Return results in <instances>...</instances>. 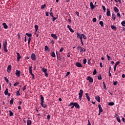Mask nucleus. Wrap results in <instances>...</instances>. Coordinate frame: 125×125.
I'll list each match as a JSON object with an SVG mask.
<instances>
[{"instance_id":"1","label":"nucleus","mask_w":125,"mask_h":125,"mask_svg":"<svg viewBox=\"0 0 125 125\" xmlns=\"http://www.w3.org/2000/svg\"><path fill=\"white\" fill-rule=\"evenodd\" d=\"M40 97L41 99V106H42L43 108H46V107H47L46 104H43V103H44V98H43V97H42V95H40Z\"/></svg>"},{"instance_id":"2","label":"nucleus","mask_w":125,"mask_h":125,"mask_svg":"<svg viewBox=\"0 0 125 125\" xmlns=\"http://www.w3.org/2000/svg\"><path fill=\"white\" fill-rule=\"evenodd\" d=\"M73 105L76 107L77 109H80V105L77 103H70L69 106H73Z\"/></svg>"},{"instance_id":"3","label":"nucleus","mask_w":125,"mask_h":125,"mask_svg":"<svg viewBox=\"0 0 125 125\" xmlns=\"http://www.w3.org/2000/svg\"><path fill=\"white\" fill-rule=\"evenodd\" d=\"M3 49L4 52H8V50H7V42L5 41L4 43L3 44Z\"/></svg>"},{"instance_id":"4","label":"nucleus","mask_w":125,"mask_h":125,"mask_svg":"<svg viewBox=\"0 0 125 125\" xmlns=\"http://www.w3.org/2000/svg\"><path fill=\"white\" fill-rule=\"evenodd\" d=\"M83 91L82 89H81L80 91V93L79 94V99L80 100H82V97H83Z\"/></svg>"},{"instance_id":"5","label":"nucleus","mask_w":125,"mask_h":125,"mask_svg":"<svg viewBox=\"0 0 125 125\" xmlns=\"http://www.w3.org/2000/svg\"><path fill=\"white\" fill-rule=\"evenodd\" d=\"M31 58L33 61L37 60V58L36 57V55L34 53H32L31 56Z\"/></svg>"},{"instance_id":"6","label":"nucleus","mask_w":125,"mask_h":125,"mask_svg":"<svg viewBox=\"0 0 125 125\" xmlns=\"http://www.w3.org/2000/svg\"><path fill=\"white\" fill-rule=\"evenodd\" d=\"M86 80L89 81V83H93V78L90 76L87 77Z\"/></svg>"},{"instance_id":"7","label":"nucleus","mask_w":125,"mask_h":125,"mask_svg":"<svg viewBox=\"0 0 125 125\" xmlns=\"http://www.w3.org/2000/svg\"><path fill=\"white\" fill-rule=\"evenodd\" d=\"M76 66L78 67V68H82L83 67V64L81 63V62H78L75 63Z\"/></svg>"},{"instance_id":"8","label":"nucleus","mask_w":125,"mask_h":125,"mask_svg":"<svg viewBox=\"0 0 125 125\" xmlns=\"http://www.w3.org/2000/svg\"><path fill=\"white\" fill-rule=\"evenodd\" d=\"M21 74V72L20 71V70H17L16 71V76H17V77H20Z\"/></svg>"},{"instance_id":"9","label":"nucleus","mask_w":125,"mask_h":125,"mask_svg":"<svg viewBox=\"0 0 125 125\" xmlns=\"http://www.w3.org/2000/svg\"><path fill=\"white\" fill-rule=\"evenodd\" d=\"M17 61L19 62L20 61V59H21V55H20V54L19 53L17 52Z\"/></svg>"},{"instance_id":"10","label":"nucleus","mask_w":125,"mask_h":125,"mask_svg":"<svg viewBox=\"0 0 125 125\" xmlns=\"http://www.w3.org/2000/svg\"><path fill=\"white\" fill-rule=\"evenodd\" d=\"M98 107H99V112H100V113H102V112H103V109H102V107L101 106V104H99L98 105Z\"/></svg>"},{"instance_id":"11","label":"nucleus","mask_w":125,"mask_h":125,"mask_svg":"<svg viewBox=\"0 0 125 125\" xmlns=\"http://www.w3.org/2000/svg\"><path fill=\"white\" fill-rule=\"evenodd\" d=\"M51 37H52V38H53L54 40H57L58 39L57 36H56V35L55 34H51Z\"/></svg>"},{"instance_id":"12","label":"nucleus","mask_w":125,"mask_h":125,"mask_svg":"<svg viewBox=\"0 0 125 125\" xmlns=\"http://www.w3.org/2000/svg\"><path fill=\"white\" fill-rule=\"evenodd\" d=\"M76 35L77 39H81V38H83L82 34L79 33L77 32Z\"/></svg>"},{"instance_id":"13","label":"nucleus","mask_w":125,"mask_h":125,"mask_svg":"<svg viewBox=\"0 0 125 125\" xmlns=\"http://www.w3.org/2000/svg\"><path fill=\"white\" fill-rule=\"evenodd\" d=\"M7 71L8 73H10L11 72V65H8L7 68Z\"/></svg>"},{"instance_id":"14","label":"nucleus","mask_w":125,"mask_h":125,"mask_svg":"<svg viewBox=\"0 0 125 125\" xmlns=\"http://www.w3.org/2000/svg\"><path fill=\"white\" fill-rule=\"evenodd\" d=\"M106 15L107 16H111V12L110 11V10H109V8L107 9Z\"/></svg>"},{"instance_id":"15","label":"nucleus","mask_w":125,"mask_h":125,"mask_svg":"<svg viewBox=\"0 0 125 125\" xmlns=\"http://www.w3.org/2000/svg\"><path fill=\"white\" fill-rule=\"evenodd\" d=\"M2 25L3 26L4 29H8V26L7 25V24H6V23H3Z\"/></svg>"},{"instance_id":"16","label":"nucleus","mask_w":125,"mask_h":125,"mask_svg":"<svg viewBox=\"0 0 125 125\" xmlns=\"http://www.w3.org/2000/svg\"><path fill=\"white\" fill-rule=\"evenodd\" d=\"M85 95L88 101H90V97H89V96H88V93H86Z\"/></svg>"},{"instance_id":"17","label":"nucleus","mask_w":125,"mask_h":125,"mask_svg":"<svg viewBox=\"0 0 125 125\" xmlns=\"http://www.w3.org/2000/svg\"><path fill=\"white\" fill-rule=\"evenodd\" d=\"M80 52H85V49L83 47H82L80 48Z\"/></svg>"},{"instance_id":"18","label":"nucleus","mask_w":125,"mask_h":125,"mask_svg":"<svg viewBox=\"0 0 125 125\" xmlns=\"http://www.w3.org/2000/svg\"><path fill=\"white\" fill-rule=\"evenodd\" d=\"M96 100H97V101H98V102H100V97L99 96H96L95 97Z\"/></svg>"},{"instance_id":"19","label":"nucleus","mask_w":125,"mask_h":125,"mask_svg":"<svg viewBox=\"0 0 125 125\" xmlns=\"http://www.w3.org/2000/svg\"><path fill=\"white\" fill-rule=\"evenodd\" d=\"M111 29H112V30H114V31H117V27L116 26H115L114 25H111Z\"/></svg>"},{"instance_id":"20","label":"nucleus","mask_w":125,"mask_h":125,"mask_svg":"<svg viewBox=\"0 0 125 125\" xmlns=\"http://www.w3.org/2000/svg\"><path fill=\"white\" fill-rule=\"evenodd\" d=\"M114 11L116 12V13H118V12H119V9H118L117 7H115L114 8Z\"/></svg>"},{"instance_id":"21","label":"nucleus","mask_w":125,"mask_h":125,"mask_svg":"<svg viewBox=\"0 0 125 125\" xmlns=\"http://www.w3.org/2000/svg\"><path fill=\"white\" fill-rule=\"evenodd\" d=\"M14 102V98H13L10 101V105H13Z\"/></svg>"},{"instance_id":"22","label":"nucleus","mask_w":125,"mask_h":125,"mask_svg":"<svg viewBox=\"0 0 125 125\" xmlns=\"http://www.w3.org/2000/svg\"><path fill=\"white\" fill-rule=\"evenodd\" d=\"M35 32L37 33L38 32V30H39V25H35Z\"/></svg>"},{"instance_id":"23","label":"nucleus","mask_w":125,"mask_h":125,"mask_svg":"<svg viewBox=\"0 0 125 125\" xmlns=\"http://www.w3.org/2000/svg\"><path fill=\"white\" fill-rule=\"evenodd\" d=\"M50 55L51 56H52V57H55V53L53 51V52L51 51L50 53Z\"/></svg>"},{"instance_id":"24","label":"nucleus","mask_w":125,"mask_h":125,"mask_svg":"<svg viewBox=\"0 0 125 125\" xmlns=\"http://www.w3.org/2000/svg\"><path fill=\"white\" fill-rule=\"evenodd\" d=\"M112 18L113 20H114V21L116 20V15H115L114 13H113L112 14Z\"/></svg>"},{"instance_id":"25","label":"nucleus","mask_w":125,"mask_h":125,"mask_svg":"<svg viewBox=\"0 0 125 125\" xmlns=\"http://www.w3.org/2000/svg\"><path fill=\"white\" fill-rule=\"evenodd\" d=\"M98 79L99 81H101V80H102V76L101 75V74H99L98 76Z\"/></svg>"},{"instance_id":"26","label":"nucleus","mask_w":125,"mask_h":125,"mask_svg":"<svg viewBox=\"0 0 125 125\" xmlns=\"http://www.w3.org/2000/svg\"><path fill=\"white\" fill-rule=\"evenodd\" d=\"M29 74L31 75L32 74H33V71H32V66H29Z\"/></svg>"},{"instance_id":"27","label":"nucleus","mask_w":125,"mask_h":125,"mask_svg":"<svg viewBox=\"0 0 125 125\" xmlns=\"http://www.w3.org/2000/svg\"><path fill=\"white\" fill-rule=\"evenodd\" d=\"M99 24L101 25V27H104V22L103 21H100Z\"/></svg>"},{"instance_id":"28","label":"nucleus","mask_w":125,"mask_h":125,"mask_svg":"<svg viewBox=\"0 0 125 125\" xmlns=\"http://www.w3.org/2000/svg\"><path fill=\"white\" fill-rule=\"evenodd\" d=\"M27 125H32V121L28 120H27Z\"/></svg>"},{"instance_id":"29","label":"nucleus","mask_w":125,"mask_h":125,"mask_svg":"<svg viewBox=\"0 0 125 125\" xmlns=\"http://www.w3.org/2000/svg\"><path fill=\"white\" fill-rule=\"evenodd\" d=\"M42 72H43V73H45L46 72H47V69H46V68H44V67H43L42 69Z\"/></svg>"},{"instance_id":"30","label":"nucleus","mask_w":125,"mask_h":125,"mask_svg":"<svg viewBox=\"0 0 125 125\" xmlns=\"http://www.w3.org/2000/svg\"><path fill=\"white\" fill-rule=\"evenodd\" d=\"M4 94L5 95H7L8 94V89L6 88V90L4 91Z\"/></svg>"},{"instance_id":"31","label":"nucleus","mask_w":125,"mask_h":125,"mask_svg":"<svg viewBox=\"0 0 125 125\" xmlns=\"http://www.w3.org/2000/svg\"><path fill=\"white\" fill-rule=\"evenodd\" d=\"M81 36H82V38H83V40H86V36L83 34H82Z\"/></svg>"},{"instance_id":"32","label":"nucleus","mask_w":125,"mask_h":125,"mask_svg":"<svg viewBox=\"0 0 125 125\" xmlns=\"http://www.w3.org/2000/svg\"><path fill=\"white\" fill-rule=\"evenodd\" d=\"M4 81H5V82H6V83H8L9 82V81L6 78V77H4Z\"/></svg>"},{"instance_id":"33","label":"nucleus","mask_w":125,"mask_h":125,"mask_svg":"<svg viewBox=\"0 0 125 125\" xmlns=\"http://www.w3.org/2000/svg\"><path fill=\"white\" fill-rule=\"evenodd\" d=\"M20 91V89H19V91H17L16 92L17 96H20V95H21Z\"/></svg>"},{"instance_id":"34","label":"nucleus","mask_w":125,"mask_h":125,"mask_svg":"<svg viewBox=\"0 0 125 125\" xmlns=\"http://www.w3.org/2000/svg\"><path fill=\"white\" fill-rule=\"evenodd\" d=\"M26 36H27L29 38H32V34L31 33H26Z\"/></svg>"},{"instance_id":"35","label":"nucleus","mask_w":125,"mask_h":125,"mask_svg":"<svg viewBox=\"0 0 125 125\" xmlns=\"http://www.w3.org/2000/svg\"><path fill=\"white\" fill-rule=\"evenodd\" d=\"M57 59L58 60H61L62 58L60 56H58V53H57Z\"/></svg>"},{"instance_id":"36","label":"nucleus","mask_w":125,"mask_h":125,"mask_svg":"<svg viewBox=\"0 0 125 125\" xmlns=\"http://www.w3.org/2000/svg\"><path fill=\"white\" fill-rule=\"evenodd\" d=\"M45 51H47V50H48L49 49V48L48 47V46H47V45L45 46Z\"/></svg>"},{"instance_id":"37","label":"nucleus","mask_w":125,"mask_h":125,"mask_svg":"<svg viewBox=\"0 0 125 125\" xmlns=\"http://www.w3.org/2000/svg\"><path fill=\"white\" fill-rule=\"evenodd\" d=\"M108 105H109V106H114V105H115V103L110 102L108 104Z\"/></svg>"},{"instance_id":"38","label":"nucleus","mask_w":125,"mask_h":125,"mask_svg":"<svg viewBox=\"0 0 125 125\" xmlns=\"http://www.w3.org/2000/svg\"><path fill=\"white\" fill-rule=\"evenodd\" d=\"M9 113H10L9 116L10 117H12V116H13V112H12V111H11V110H10Z\"/></svg>"},{"instance_id":"39","label":"nucleus","mask_w":125,"mask_h":125,"mask_svg":"<svg viewBox=\"0 0 125 125\" xmlns=\"http://www.w3.org/2000/svg\"><path fill=\"white\" fill-rule=\"evenodd\" d=\"M31 40H32L31 37H29L28 39V44H30V42H31Z\"/></svg>"},{"instance_id":"40","label":"nucleus","mask_w":125,"mask_h":125,"mask_svg":"<svg viewBox=\"0 0 125 125\" xmlns=\"http://www.w3.org/2000/svg\"><path fill=\"white\" fill-rule=\"evenodd\" d=\"M45 6H46V5H42V6H41V9H44V8H45Z\"/></svg>"},{"instance_id":"41","label":"nucleus","mask_w":125,"mask_h":125,"mask_svg":"<svg viewBox=\"0 0 125 125\" xmlns=\"http://www.w3.org/2000/svg\"><path fill=\"white\" fill-rule=\"evenodd\" d=\"M106 57L107 58V60H108V61H110V60H111V57H110V56H109V55H106Z\"/></svg>"},{"instance_id":"42","label":"nucleus","mask_w":125,"mask_h":125,"mask_svg":"<svg viewBox=\"0 0 125 125\" xmlns=\"http://www.w3.org/2000/svg\"><path fill=\"white\" fill-rule=\"evenodd\" d=\"M120 63H121V62H116L114 66L117 67L118 66V65L120 64Z\"/></svg>"},{"instance_id":"43","label":"nucleus","mask_w":125,"mask_h":125,"mask_svg":"<svg viewBox=\"0 0 125 125\" xmlns=\"http://www.w3.org/2000/svg\"><path fill=\"white\" fill-rule=\"evenodd\" d=\"M86 59H84L83 60V63L84 64V65H85V64H86Z\"/></svg>"},{"instance_id":"44","label":"nucleus","mask_w":125,"mask_h":125,"mask_svg":"<svg viewBox=\"0 0 125 125\" xmlns=\"http://www.w3.org/2000/svg\"><path fill=\"white\" fill-rule=\"evenodd\" d=\"M18 84H20V83L19 82H16L14 84V86H17Z\"/></svg>"},{"instance_id":"45","label":"nucleus","mask_w":125,"mask_h":125,"mask_svg":"<svg viewBox=\"0 0 125 125\" xmlns=\"http://www.w3.org/2000/svg\"><path fill=\"white\" fill-rule=\"evenodd\" d=\"M121 25H122V26H124V27H125V21H123L121 22Z\"/></svg>"},{"instance_id":"46","label":"nucleus","mask_w":125,"mask_h":125,"mask_svg":"<svg viewBox=\"0 0 125 125\" xmlns=\"http://www.w3.org/2000/svg\"><path fill=\"white\" fill-rule=\"evenodd\" d=\"M97 73V71H96V69H94L93 73V75H96Z\"/></svg>"},{"instance_id":"47","label":"nucleus","mask_w":125,"mask_h":125,"mask_svg":"<svg viewBox=\"0 0 125 125\" xmlns=\"http://www.w3.org/2000/svg\"><path fill=\"white\" fill-rule=\"evenodd\" d=\"M102 7H103V9L104 10V12H105L106 11V7L104 5H103Z\"/></svg>"},{"instance_id":"48","label":"nucleus","mask_w":125,"mask_h":125,"mask_svg":"<svg viewBox=\"0 0 125 125\" xmlns=\"http://www.w3.org/2000/svg\"><path fill=\"white\" fill-rule=\"evenodd\" d=\"M103 85H104V89H106V84H105V82H103Z\"/></svg>"},{"instance_id":"49","label":"nucleus","mask_w":125,"mask_h":125,"mask_svg":"<svg viewBox=\"0 0 125 125\" xmlns=\"http://www.w3.org/2000/svg\"><path fill=\"white\" fill-rule=\"evenodd\" d=\"M53 19H52V21L53 22H54V21H56V19H57V18H55L54 17V16L53 17H52Z\"/></svg>"},{"instance_id":"50","label":"nucleus","mask_w":125,"mask_h":125,"mask_svg":"<svg viewBox=\"0 0 125 125\" xmlns=\"http://www.w3.org/2000/svg\"><path fill=\"white\" fill-rule=\"evenodd\" d=\"M117 120L118 123H121V119H120V117H117Z\"/></svg>"},{"instance_id":"51","label":"nucleus","mask_w":125,"mask_h":125,"mask_svg":"<svg viewBox=\"0 0 125 125\" xmlns=\"http://www.w3.org/2000/svg\"><path fill=\"white\" fill-rule=\"evenodd\" d=\"M114 85H117L118 84V81L113 82Z\"/></svg>"},{"instance_id":"52","label":"nucleus","mask_w":125,"mask_h":125,"mask_svg":"<svg viewBox=\"0 0 125 125\" xmlns=\"http://www.w3.org/2000/svg\"><path fill=\"white\" fill-rule=\"evenodd\" d=\"M91 9H94L95 8V6L94 5H93L92 6H90Z\"/></svg>"},{"instance_id":"53","label":"nucleus","mask_w":125,"mask_h":125,"mask_svg":"<svg viewBox=\"0 0 125 125\" xmlns=\"http://www.w3.org/2000/svg\"><path fill=\"white\" fill-rule=\"evenodd\" d=\"M97 20V19H96V18H94L93 19V22H96V21Z\"/></svg>"},{"instance_id":"54","label":"nucleus","mask_w":125,"mask_h":125,"mask_svg":"<svg viewBox=\"0 0 125 125\" xmlns=\"http://www.w3.org/2000/svg\"><path fill=\"white\" fill-rule=\"evenodd\" d=\"M45 74V77H48V73H47V71H46L45 72H44Z\"/></svg>"},{"instance_id":"55","label":"nucleus","mask_w":125,"mask_h":125,"mask_svg":"<svg viewBox=\"0 0 125 125\" xmlns=\"http://www.w3.org/2000/svg\"><path fill=\"white\" fill-rule=\"evenodd\" d=\"M75 13L78 17L80 16V13L79 12H76Z\"/></svg>"},{"instance_id":"56","label":"nucleus","mask_w":125,"mask_h":125,"mask_svg":"<svg viewBox=\"0 0 125 125\" xmlns=\"http://www.w3.org/2000/svg\"><path fill=\"white\" fill-rule=\"evenodd\" d=\"M45 14H46V16H49V12H46Z\"/></svg>"},{"instance_id":"57","label":"nucleus","mask_w":125,"mask_h":125,"mask_svg":"<svg viewBox=\"0 0 125 125\" xmlns=\"http://www.w3.org/2000/svg\"><path fill=\"white\" fill-rule=\"evenodd\" d=\"M26 88V86L24 85L22 88V91H24V90H25Z\"/></svg>"},{"instance_id":"58","label":"nucleus","mask_w":125,"mask_h":125,"mask_svg":"<svg viewBox=\"0 0 125 125\" xmlns=\"http://www.w3.org/2000/svg\"><path fill=\"white\" fill-rule=\"evenodd\" d=\"M64 50V48L62 47L60 50V52H62V51H63V50Z\"/></svg>"},{"instance_id":"59","label":"nucleus","mask_w":125,"mask_h":125,"mask_svg":"<svg viewBox=\"0 0 125 125\" xmlns=\"http://www.w3.org/2000/svg\"><path fill=\"white\" fill-rule=\"evenodd\" d=\"M47 120H50V115H47Z\"/></svg>"},{"instance_id":"60","label":"nucleus","mask_w":125,"mask_h":125,"mask_svg":"<svg viewBox=\"0 0 125 125\" xmlns=\"http://www.w3.org/2000/svg\"><path fill=\"white\" fill-rule=\"evenodd\" d=\"M69 31L71 32V33H74V31L72 29V28H70V29H69Z\"/></svg>"},{"instance_id":"61","label":"nucleus","mask_w":125,"mask_h":125,"mask_svg":"<svg viewBox=\"0 0 125 125\" xmlns=\"http://www.w3.org/2000/svg\"><path fill=\"white\" fill-rule=\"evenodd\" d=\"M31 76L32 77V79H33V80L35 79V75L34 74H33V73L31 74Z\"/></svg>"},{"instance_id":"62","label":"nucleus","mask_w":125,"mask_h":125,"mask_svg":"<svg viewBox=\"0 0 125 125\" xmlns=\"http://www.w3.org/2000/svg\"><path fill=\"white\" fill-rule=\"evenodd\" d=\"M50 15L51 17H54V16H53V13H52V12H50Z\"/></svg>"},{"instance_id":"63","label":"nucleus","mask_w":125,"mask_h":125,"mask_svg":"<svg viewBox=\"0 0 125 125\" xmlns=\"http://www.w3.org/2000/svg\"><path fill=\"white\" fill-rule=\"evenodd\" d=\"M117 16H118L119 18H121V14H120V13H117Z\"/></svg>"},{"instance_id":"64","label":"nucleus","mask_w":125,"mask_h":125,"mask_svg":"<svg viewBox=\"0 0 125 125\" xmlns=\"http://www.w3.org/2000/svg\"><path fill=\"white\" fill-rule=\"evenodd\" d=\"M69 75H70V72L69 71H68L66 73V77H67V76H69Z\"/></svg>"}]
</instances>
